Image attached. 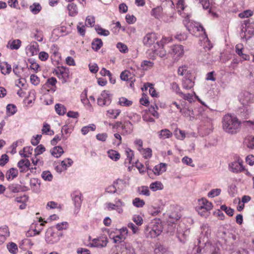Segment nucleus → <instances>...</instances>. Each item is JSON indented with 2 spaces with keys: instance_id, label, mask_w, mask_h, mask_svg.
Segmentation results:
<instances>
[{
  "instance_id": "nucleus-60",
  "label": "nucleus",
  "mask_w": 254,
  "mask_h": 254,
  "mask_svg": "<svg viewBox=\"0 0 254 254\" xmlns=\"http://www.w3.org/2000/svg\"><path fill=\"white\" fill-rule=\"evenodd\" d=\"M221 192V190L220 189H212L208 193L207 196L209 197L213 198L219 195Z\"/></svg>"
},
{
  "instance_id": "nucleus-16",
  "label": "nucleus",
  "mask_w": 254,
  "mask_h": 254,
  "mask_svg": "<svg viewBox=\"0 0 254 254\" xmlns=\"http://www.w3.org/2000/svg\"><path fill=\"white\" fill-rule=\"evenodd\" d=\"M156 40L157 36L155 33H148L144 37L143 43L146 47H150L155 43Z\"/></svg>"
},
{
  "instance_id": "nucleus-34",
  "label": "nucleus",
  "mask_w": 254,
  "mask_h": 254,
  "mask_svg": "<svg viewBox=\"0 0 254 254\" xmlns=\"http://www.w3.org/2000/svg\"><path fill=\"white\" fill-rule=\"evenodd\" d=\"M1 72L3 74H8L11 71V65L6 62L3 63L0 66Z\"/></svg>"
},
{
  "instance_id": "nucleus-21",
  "label": "nucleus",
  "mask_w": 254,
  "mask_h": 254,
  "mask_svg": "<svg viewBox=\"0 0 254 254\" xmlns=\"http://www.w3.org/2000/svg\"><path fill=\"white\" fill-rule=\"evenodd\" d=\"M120 77L122 80L130 81V86H132L133 84V82L135 81L134 75L131 74L129 70H125L121 72Z\"/></svg>"
},
{
  "instance_id": "nucleus-5",
  "label": "nucleus",
  "mask_w": 254,
  "mask_h": 254,
  "mask_svg": "<svg viewBox=\"0 0 254 254\" xmlns=\"http://www.w3.org/2000/svg\"><path fill=\"white\" fill-rule=\"evenodd\" d=\"M62 236L61 232L55 230L53 228H50L46 232L45 239L48 243L53 244L58 242Z\"/></svg>"
},
{
  "instance_id": "nucleus-58",
  "label": "nucleus",
  "mask_w": 254,
  "mask_h": 254,
  "mask_svg": "<svg viewBox=\"0 0 254 254\" xmlns=\"http://www.w3.org/2000/svg\"><path fill=\"white\" fill-rule=\"evenodd\" d=\"M41 177L43 180L47 181H51L53 180V175L49 171H43L42 173Z\"/></svg>"
},
{
  "instance_id": "nucleus-63",
  "label": "nucleus",
  "mask_w": 254,
  "mask_h": 254,
  "mask_svg": "<svg viewBox=\"0 0 254 254\" xmlns=\"http://www.w3.org/2000/svg\"><path fill=\"white\" fill-rule=\"evenodd\" d=\"M180 218V216L177 213L170 214L169 215L168 222L170 223H174Z\"/></svg>"
},
{
  "instance_id": "nucleus-20",
  "label": "nucleus",
  "mask_w": 254,
  "mask_h": 254,
  "mask_svg": "<svg viewBox=\"0 0 254 254\" xmlns=\"http://www.w3.org/2000/svg\"><path fill=\"white\" fill-rule=\"evenodd\" d=\"M51 54V58L53 62L57 63L61 59V54L59 52V48L57 45L54 44L50 49Z\"/></svg>"
},
{
  "instance_id": "nucleus-55",
  "label": "nucleus",
  "mask_w": 254,
  "mask_h": 254,
  "mask_svg": "<svg viewBox=\"0 0 254 254\" xmlns=\"http://www.w3.org/2000/svg\"><path fill=\"white\" fill-rule=\"evenodd\" d=\"M154 65V63L150 61H143L141 64V66L143 70H147L151 68Z\"/></svg>"
},
{
  "instance_id": "nucleus-22",
  "label": "nucleus",
  "mask_w": 254,
  "mask_h": 254,
  "mask_svg": "<svg viewBox=\"0 0 254 254\" xmlns=\"http://www.w3.org/2000/svg\"><path fill=\"white\" fill-rule=\"evenodd\" d=\"M30 162L28 159H21L17 164V166L20 169V173H25L29 170Z\"/></svg>"
},
{
  "instance_id": "nucleus-30",
  "label": "nucleus",
  "mask_w": 254,
  "mask_h": 254,
  "mask_svg": "<svg viewBox=\"0 0 254 254\" xmlns=\"http://www.w3.org/2000/svg\"><path fill=\"white\" fill-rule=\"evenodd\" d=\"M122 128L126 133L129 134L133 130V125L130 121H126L123 124Z\"/></svg>"
},
{
  "instance_id": "nucleus-33",
  "label": "nucleus",
  "mask_w": 254,
  "mask_h": 254,
  "mask_svg": "<svg viewBox=\"0 0 254 254\" xmlns=\"http://www.w3.org/2000/svg\"><path fill=\"white\" fill-rule=\"evenodd\" d=\"M55 109L56 113L60 116H63L66 112V108L62 104H56L55 106Z\"/></svg>"
},
{
  "instance_id": "nucleus-2",
  "label": "nucleus",
  "mask_w": 254,
  "mask_h": 254,
  "mask_svg": "<svg viewBox=\"0 0 254 254\" xmlns=\"http://www.w3.org/2000/svg\"><path fill=\"white\" fill-rule=\"evenodd\" d=\"M213 204L205 198L198 200V205L195 209L201 216L206 217L210 214V211L213 208Z\"/></svg>"
},
{
  "instance_id": "nucleus-52",
  "label": "nucleus",
  "mask_w": 254,
  "mask_h": 254,
  "mask_svg": "<svg viewBox=\"0 0 254 254\" xmlns=\"http://www.w3.org/2000/svg\"><path fill=\"white\" fill-rule=\"evenodd\" d=\"M7 248L11 254H16L18 252L17 246L14 243H9L7 245Z\"/></svg>"
},
{
  "instance_id": "nucleus-57",
  "label": "nucleus",
  "mask_w": 254,
  "mask_h": 254,
  "mask_svg": "<svg viewBox=\"0 0 254 254\" xmlns=\"http://www.w3.org/2000/svg\"><path fill=\"white\" fill-rule=\"evenodd\" d=\"M0 236L4 237V241H5L6 237L9 236V232L8 227L4 226L2 227H0Z\"/></svg>"
},
{
  "instance_id": "nucleus-39",
  "label": "nucleus",
  "mask_w": 254,
  "mask_h": 254,
  "mask_svg": "<svg viewBox=\"0 0 254 254\" xmlns=\"http://www.w3.org/2000/svg\"><path fill=\"white\" fill-rule=\"evenodd\" d=\"M139 152L145 159H149L152 155V151L150 148L141 149Z\"/></svg>"
},
{
  "instance_id": "nucleus-17",
  "label": "nucleus",
  "mask_w": 254,
  "mask_h": 254,
  "mask_svg": "<svg viewBox=\"0 0 254 254\" xmlns=\"http://www.w3.org/2000/svg\"><path fill=\"white\" fill-rule=\"evenodd\" d=\"M108 242V238L106 236H101L96 239H93L91 241V245L94 247L103 248L107 246Z\"/></svg>"
},
{
  "instance_id": "nucleus-48",
  "label": "nucleus",
  "mask_w": 254,
  "mask_h": 254,
  "mask_svg": "<svg viewBox=\"0 0 254 254\" xmlns=\"http://www.w3.org/2000/svg\"><path fill=\"white\" fill-rule=\"evenodd\" d=\"M119 104L122 106L129 107L132 105V101L122 97L119 98Z\"/></svg>"
},
{
  "instance_id": "nucleus-6",
  "label": "nucleus",
  "mask_w": 254,
  "mask_h": 254,
  "mask_svg": "<svg viewBox=\"0 0 254 254\" xmlns=\"http://www.w3.org/2000/svg\"><path fill=\"white\" fill-rule=\"evenodd\" d=\"M106 208L109 211L116 210L118 213H123V207L125 206V203L121 199L116 198L115 203L107 202L106 204Z\"/></svg>"
},
{
  "instance_id": "nucleus-47",
  "label": "nucleus",
  "mask_w": 254,
  "mask_h": 254,
  "mask_svg": "<svg viewBox=\"0 0 254 254\" xmlns=\"http://www.w3.org/2000/svg\"><path fill=\"white\" fill-rule=\"evenodd\" d=\"M254 34V27L248 26L246 29L244 37L246 40L250 38Z\"/></svg>"
},
{
  "instance_id": "nucleus-36",
  "label": "nucleus",
  "mask_w": 254,
  "mask_h": 254,
  "mask_svg": "<svg viewBox=\"0 0 254 254\" xmlns=\"http://www.w3.org/2000/svg\"><path fill=\"white\" fill-rule=\"evenodd\" d=\"M91 45L93 50L98 51L103 46V42L101 39L96 38L93 40Z\"/></svg>"
},
{
  "instance_id": "nucleus-59",
  "label": "nucleus",
  "mask_w": 254,
  "mask_h": 254,
  "mask_svg": "<svg viewBox=\"0 0 254 254\" xmlns=\"http://www.w3.org/2000/svg\"><path fill=\"white\" fill-rule=\"evenodd\" d=\"M9 190L13 193H16L20 191L21 187L18 184H11L8 187Z\"/></svg>"
},
{
  "instance_id": "nucleus-38",
  "label": "nucleus",
  "mask_w": 254,
  "mask_h": 254,
  "mask_svg": "<svg viewBox=\"0 0 254 254\" xmlns=\"http://www.w3.org/2000/svg\"><path fill=\"white\" fill-rule=\"evenodd\" d=\"M144 87L146 90L148 88H149V92L150 95L152 97H154L157 96L158 94L156 92L155 89L154 87V85L153 84L147 82L144 84Z\"/></svg>"
},
{
  "instance_id": "nucleus-4",
  "label": "nucleus",
  "mask_w": 254,
  "mask_h": 254,
  "mask_svg": "<svg viewBox=\"0 0 254 254\" xmlns=\"http://www.w3.org/2000/svg\"><path fill=\"white\" fill-rule=\"evenodd\" d=\"M53 73L61 81L63 84L68 82L70 77V71L64 66L58 67L53 71Z\"/></svg>"
},
{
  "instance_id": "nucleus-50",
  "label": "nucleus",
  "mask_w": 254,
  "mask_h": 254,
  "mask_svg": "<svg viewBox=\"0 0 254 254\" xmlns=\"http://www.w3.org/2000/svg\"><path fill=\"white\" fill-rule=\"evenodd\" d=\"M121 113V110L119 109H109L107 111V115L110 118L116 119Z\"/></svg>"
},
{
  "instance_id": "nucleus-46",
  "label": "nucleus",
  "mask_w": 254,
  "mask_h": 254,
  "mask_svg": "<svg viewBox=\"0 0 254 254\" xmlns=\"http://www.w3.org/2000/svg\"><path fill=\"white\" fill-rule=\"evenodd\" d=\"M174 135L178 139L183 140L186 137V133L184 131L177 128L174 132Z\"/></svg>"
},
{
  "instance_id": "nucleus-24",
  "label": "nucleus",
  "mask_w": 254,
  "mask_h": 254,
  "mask_svg": "<svg viewBox=\"0 0 254 254\" xmlns=\"http://www.w3.org/2000/svg\"><path fill=\"white\" fill-rule=\"evenodd\" d=\"M166 171V164L160 163L156 165L153 169L152 172L156 175H159Z\"/></svg>"
},
{
  "instance_id": "nucleus-37",
  "label": "nucleus",
  "mask_w": 254,
  "mask_h": 254,
  "mask_svg": "<svg viewBox=\"0 0 254 254\" xmlns=\"http://www.w3.org/2000/svg\"><path fill=\"white\" fill-rule=\"evenodd\" d=\"M150 189L153 191H155L158 190H162L164 188V186L162 183L159 181H156L152 183L150 185Z\"/></svg>"
},
{
  "instance_id": "nucleus-42",
  "label": "nucleus",
  "mask_w": 254,
  "mask_h": 254,
  "mask_svg": "<svg viewBox=\"0 0 254 254\" xmlns=\"http://www.w3.org/2000/svg\"><path fill=\"white\" fill-rule=\"evenodd\" d=\"M29 9L33 14H37L40 12L42 7L39 3L35 2L30 6Z\"/></svg>"
},
{
  "instance_id": "nucleus-9",
  "label": "nucleus",
  "mask_w": 254,
  "mask_h": 254,
  "mask_svg": "<svg viewBox=\"0 0 254 254\" xmlns=\"http://www.w3.org/2000/svg\"><path fill=\"white\" fill-rule=\"evenodd\" d=\"M112 254H135L134 249L129 244L124 243L122 244L119 250L116 251L112 249Z\"/></svg>"
},
{
  "instance_id": "nucleus-32",
  "label": "nucleus",
  "mask_w": 254,
  "mask_h": 254,
  "mask_svg": "<svg viewBox=\"0 0 254 254\" xmlns=\"http://www.w3.org/2000/svg\"><path fill=\"white\" fill-rule=\"evenodd\" d=\"M18 175V170L15 168H10L6 174V178L7 180H11L16 178Z\"/></svg>"
},
{
  "instance_id": "nucleus-56",
  "label": "nucleus",
  "mask_w": 254,
  "mask_h": 254,
  "mask_svg": "<svg viewBox=\"0 0 254 254\" xmlns=\"http://www.w3.org/2000/svg\"><path fill=\"white\" fill-rule=\"evenodd\" d=\"M29 62L30 64L29 68L34 72H37L41 70L40 65L36 62L31 60Z\"/></svg>"
},
{
  "instance_id": "nucleus-54",
  "label": "nucleus",
  "mask_w": 254,
  "mask_h": 254,
  "mask_svg": "<svg viewBox=\"0 0 254 254\" xmlns=\"http://www.w3.org/2000/svg\"><path fill=\"white\" fill-rule=\"evenodd\" d=\"M132 204L136 207H142L145 205V201L139 197H135L132 200Z\"/></svg>"
},
{
  "instance_id": "nucleus-10",
  "label": "nucleus",
  "mask_w": 254,
  "mask_h": 254,
  "mask_svg": "<svg viewBox=\"0 0 254 254\" xmlns=\"http://www.w3.org/2000/svg\"><path fill=\"white\" fill-rule=\"evenodd\" d=\"M71 198L75 206V212L77 213L80 208L82 201V195L78 190L74 191L71 194Z\"/></svg>"
},
{
  "instance_id": "nucleus-41",
  "label": "nucleus",
  "mask_w": 254,
  "mask_h": 254,
  "mask_svg": "<svg viewBox=\"0 0 254 254\" xmlns=\"http://www.w3.org/2000/svg\"><path fill=\"white\" fill-rule=\"evenodd\" d=\"M6 109L7 115L9 116L13 115L17 111L16 106L13 104H8Z\"/></svg>"
},
{
  "instance_id": "nucleus-7",
  "label": "nucleus",
  "mask_w": 254,
  "mask_h": 254,
  "mask_svg": "<svg viewBox=\"0 0 254 254\" xmlns=\"http://www.w3.org/2000/svg\"><path fill=\"white\" fill-rule=\"evenodd\" d=\"M111 95L108 90H104L97 99V104L100 106H108L111 103Z\"/></svg>"
},
{
  "instance_id": "nucleus-15",
  "label": "nucleus",
  "mask_w": 254,
  "mask_h": 254,
  "mask_svg": "<svg viewBox=\"0 0 254 254\" xmlns=\"http://www.w3.org/2000/svg\"><path fill=\"white\" fill-rule=\"evenodd\" d=\"M206 44L207 45L203 48V50L200 52L198 56L199 59L203 61L209 59L210 55L208 51L212 48V45L208 40H207Z\"/></svg>"
},
{
  "instance_id": "nucleus-31",
  "label": "nucleus",
  "mask_w": 254,
  "mask_h": 254,
  "mask_svg": "<svg viewBox=\"0 0 254 254\" xmlns=\"http://www.w3.org/2000/svg\"><path fill=\"white\" fill-rule=\"evenodd\" d=\"M108 157L112 160L117 161L121 157L120 154L117 151L110 149L107 152Z\"/></svg>"
},
{
  "instance_id": "nucleus-29",
  "label": "nucleus",
  "mask_w": 254,
  "mask_h": 254,
  "mask_svg": "<svg viewBox=\"0 0 254 254\" xmlns=\"http://www.w3.org/2000/svg\"><path fill=\"white\" fill-rule=\"evenodd\" d=\"M32 147L26 146L24 147L23 150L19 151V154L22 157L28 158L32 154Z\"/></svg>"
},
{
  "instance_id": "nucleus-3",
  "label": "nucleus",
  "mask_w": 254,
  "mask_h": 254,
  "mask_svg": "<svg viewBox=\"0 0 254 254\" xmlns=\"http://www.w3.org/2000/svg\"><path fill=\"white\" fill-rule=\"evenodd\" d=\"M162 225L159 220L154 219L151 221L149 226L146 228L147 237L156 238L162 232Z\"/></svg>"
},
{
  "instance_id": "nucleus-18",
  "label": "nucleus",
  "mask_w": 254,
  "mask_h": 254,
  "mask_svg": "<svg viewBox=\"0 0 254 254\" xmlns=\"http://www.w3.org/2000/svg\"><path fill=\"white\" fill-rule=\"evenodd\" d=\"M57 83V79L54 77L49 78L47 80L44 87L48 91L55 92L57 90L56 84Z\"/></svg>"
},
{
  "instance_id": "nucleus-43",
  "label": "nucleus",
  "mask_w": 254,
  "mask_h": 254,
  "mask_svg": "<svg viewBox=\"0 0 254 254\" xmlns=\"http://www.w3.org/2000/svg\"><path fill=\"white\" fill-rule=\"evenodd\" d=\"M193 86L194 82H192V80L190 79L186 78L183 80L182 86L184 89L187 90L190 89L193 87Z\"/></svg>"
},
{
  "instance_id": "nucleus-28",
  "label": "nucleus",
  "mask_w": 254,
  "mask_h": 254,
  "mask_svg": "<svg viewBox=\"0 0 254 254\" xmlns=\"http://www.w3.org/2000/svg\"><path fill=\"white\" fill-rule=\"evenodd\" d=\"M21 45V41L19 39H16L11 41H9L7 44V47L11 50H18L20 47Z\"/></svg>"
},
{
  "instance_id": "nucleus-53",
  "label": "nucleus",
  "mask_w": 254,
  "mask_h": 254,
  "mask_svg": "<svg viewBox=\"0 0 254 254\" xmlns=\"http://www.w3.org/2000/svg\"><path fill=\"white\" fill-rule=\"evenodd\" d=\"M162 8L160 6H157L154 8H153L151 11V14L155 18L158 19L162 12Z\"/></svg>"
},
{
  "instance_id": "nucleus-19",
  "label": "nucleus",
  "mask_w": 254,
  "mask_h": 254,
  "mask_svg": "<svg viewBox=\"0 0 254 254\" xmlns=\"http://www.w3.org/2000/svg\"><path fill=\"white\" fill-rule=\"evenodd\" d=\"M27 54L30 56L36 55L39 51V45L36 42H31L26 48Z\"/></svg>"
},
{
  "instance_id": "nucleus-40",
  "label": "nucleus",
  "mask_w": 254,
  "mask_h": 254,
  "mask_svg": "<svg viewBox=\"0 0 254 254\" xmlns=\"http://www.w3.org/2000/svg\"><path fill=\"white\" fill-rule=\"evenodd\" d=\"M142 119L143 121L147 122H155V120L151 117V114L147 110L142 112Z\"/></svg>"
},
{
  "instance_id": "nucleus-11",
  "label": "nucleus",
  "mask_w": 254,
  "mask_h": 254,
  "mask_svg": "<svg viewBox=\"0 0 254 254\" xmlns=\"http://www.w3.org/2000/svg\"><path fill=\"white\" fill-rule=\"evenodd\" d=\"M169 53L175 60H178L184 55V47L180 45H173L170 47Z\"/></svg>"
},
{
  "instance_id": "nucleus-8",
  "label": "nucleus",
  "mask_w": 254,
  "mask_h": 254,
  "mask_svg": "<svg viewBox=\"0 0 254 254\" xmlns=\"http://www.w3.org/2000/svg\"><path fill=\"white\" fill-rule=\"evenodd\" d=\"M186 28L188 31L194 35L197 36L196 32H201L206 36V32L203 27L199 23H193L192 22H189L187 25H186Z\"/></svg>"
},
{
  "instance_id": "nucleus-13",
  "label": "nucleus",
  "mask_w": 254,
  "mask_h": 254,
  "mask_svg": "<svg viewBox=\"0 0 254 254\" xmlns=\"http://www.w3.org/2000/svg\"><path fill=\"white\" fill-rule=\"evenodd\" d=\"M118 232L119 234L117 233V235L113 236V240L115 243H121L124 242L128 234V230L126 227L120 229Z\"/></svg>"
},
{
  "instance_id": "nucleus-27",
  "label": "nucleus",
  "mask_w": 254,
  "mask_h": 254,
  "mask_svg": "<svg viewBox=\"0 0 254 254\" xmlns=\"http://www.w3.org/2000/svg\"><path fill=\"white\" fill-rule=\"evenodd\" d=\"M64 150L60 146L54 147L51 150L52 155L56 158H59L64 153Z\"/></svg>"
},
{
  "instance_id": "nucleus-62",
  "label": "nucleus",
  "mask_w": 254,
  "mask_h": 254,
  "mask_svg": "<svg viewBox=\"0 0 254 254\" xmlns=\"http://www.w3.org/2000/svg\"><path fill=\"white\" fill-rule=\"evenodd\" d=\"M77 29L78 32L81 36H84L85 35L86 31L85 26L82 22H80L78 23Z\"/></svg>"
},
{
  "instance_id": "nucleus-35",
  "label": "nucleus",
  "mask_w": 254,
  "mask_h": 254,
  "mask_svg": "<svg viewBox=\"0 0 254 254\" xmlns=\"http://www.w3.org/2000/svg\"><path fill=\"white\" fill-rule=\"evenodd\" d=\"M42 132L44 134L53 135L54 134V131L51 129V126L49 124L46 123L43 124V126L42 128Z\"/></svg>"
},
{
  "instance_id": "nucleus-12",
  "label": "nucleus",
  "mask_w": 254,
  "mask_h": 254,
  "mask_svg": "<svg viewBox=\"0 0 254 254\" xmlns=\"http://www.w3.org/2000/svg\"><path fill=\"white\" fill-rule=\"evenodd\" d=\"M42 222L43 219L40 218L38 222L33 223L31 225L30 230L28 232V233H30V236H35L40 233L43 229L44 223H46V221H44V222Z\"/></svg>"
},
{
  "instance_id": "nucleus-61",
  "label": "nucleus",
  "mask_w": 254,
  "mask_h": 254,
  "mask_svg": "<svg viewBox=\"0 0 254 254\" xmlns=\"http://www.w3.org/2000/svg\"><path fill=\"white\" fill-rule=\"evenodd\" d=\"M68 223L66 222H63L60 223H58L56 225V228L58 231H60L63 230H66L68 227Z\"/></svg>"
},
{
  "instance_id": "nucleus-26",
  "label": "nucleus",
  "mask_w": 254,
  "mask_h": 254,
  "mask_svg": "<svg viewBox=\"0 0 254 254\" xmlns=\"http://www.w3.org/2000/svg\"><path fill=\"white\" fill-rule=\"evenodd\" d=\"M67 10L68 11V14L70 16H74L78 13V8L76 4L71 3L67 5Z\"/></svg>"
},
{
  "instance_id": "nucleus-44",
  "label": "nucleus",
  "mask_w": 254,
  "mask_h": 254,
  "mask_svg": "<svg viewBox=\"0 0 254 254\" xmlns=\"http://www.w3.org/2000/svg\"><path fill=\"white\" fill-rule=\"evenodd\" d=\"M158 109V107L156 104H155L153 105H151L148 111L149 112L152 116L156 119H158L159 117V114L157 112Z\"/></svg>"
},
{
  "instance_id": "nucleus-14",
  "label": "nucleus",
  "mask_w": 254,
  "mask_h": 254,
  "mask_svg": "<svg viewBox=\"0 0 254 254\" xmlns=\"http://www.w3.org/2000/svg\"><path fill=\"white\" fill-rule=\"evenodd\" d=\"M229 167L231 171L234 173L242 172L245 170L243 165V160L239 157L237 161H234L229 164Z\"/></svg>"
},
{
  "instance_id": "nucleus-49",
  "label": "nucleus",
  "mask_w": 254,
  "mask_h": 254,
  "mask_svg": "<svg viewBox=\"0 0 254 254\" xmlns=\"http://www.w3.org/2000/svg\"><path fill=\"white\" fill-rule=\"evenodd\" d=\"M96 129V126L94 124H90L87 126H84L81 128V132L83 134H86L90 131H94Z\"/></svg>"
},
{
  "instance_id": "nucleus-25",
  "label": "nucleus",
  "mask_w": 254,
  "mask_h": 254,
  "mask_svg": "<svg viewBox=\"0 0 254 254\" xmlns=\"http://www.w3.org/2000/svg\"><path fill=\"white\" fill-rule=\"evenodd\" d=\"M113 184L117 190H124L127 187L126 182L122 179H117Z\"/></svg>"
},
{
  "instance_id": "nucleus-1",
  "label": "nucleus",
  "mask_w": 254,
  "mask_h": 254,
  "mask_svg": "<svg viewBox=\"0 0 254 254\" xmlns=\"http://www.w3.org/2000/svg\"><path fill=\"white\" fill-rule=\"evenodd\" d=\"M222 125L223 130L226 132L235 134L240 131L242 122L236 116L228 113L223 117Z\"/></svg>"
},
{
  "instance_id": "nucleus-23",
  "label": "nucleus",
  "mask_w": 254,
  "mask_h": 254,
  "mask_svg": "<svg viewBox=\"0 0 254 254\" xmlns=\"http://www.w3.org/2000/svg\"><path fill=\"white\" fill-rule=\"evenodd\" d=\"M157 134L160 139L169 138L173 136V133L168 129H163L158 131Z\"/></svg>"
},
{
  "instance_id": "nucleus-45",
  "label": "nucleus",
  "mask_w": 254,
  "mask_h": 254,
  "mask_svg": "<svg viewBox=\"0 0 254 254\" xmlns=\"http://www.w3.org/2000/svg\"><path fill=\"white\" fill-rule=\"evenodd\" d=\"M95 24V17L93 15H88L85 19V25L92 27Z\"/></svg>"
},
{
  "instance_id": "nucleus-51",
  "label": "nucleus",
  "mask_w": 254,
  "mask_h": 254,
  "mask_svg": "<svg viewBox=\"0 0 254 254\" xmlns=\"http://www.w3.org/2000/svg\"><path fill=\"white\" fill-rule=\"evenodd\" d=\"M95 29L96 31L99 35L107 36L110 34V32L109 30L102 28L99 25H96Z\"/></svg>"
},
{
  "instance_id": "nucleus-64",
  "label": "nucleus",
  "mask_w": 254,
  "mask_h": 254,
  "mask_svg": "<svg viewBox=\"0 0 254 254\" xmlns=\"http://www.w3.org/2000/svg\"><path fill=\"white\" fill-rule=\"evenodd\" d=\"M247 147L251 149L254 148V136H250L246 139Z\"/></svg>"
}]
</instances>
